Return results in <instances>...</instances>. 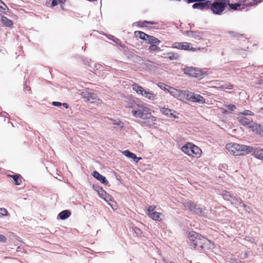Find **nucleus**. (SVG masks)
<instances>
[{
    "mask_svg": "<svg viewBox=\"0 0 263 263\" xmlns=\"http://www.w3.org/2000/svg\"><path fill=\"white\" fill-rule=\"evenodd\" d=\"M93 189L98 193L99 192V191L100 190V189H102V187L98 185H96V184H93Z\"/></svg>",
    "mask_w": 263,
    "mask_h": 263,
    "instance_id": "8fccbe9b",
    "label": "nucleus"
},
{
    "mask_svg": "<svg viewBox=\"0 0 263 263\" xmlns=\"http://www.w3.org/2000/svg\"><path fill=\"white\" fill-rule=\"evenodd\" d=\"M227 149L235 156L245 155L252 153L253 147L236 143H230L226 145Z\"/></svg>",
    "mask_w": 263,
    "mask_h": 263,
    "instance_id": "f03ea898",
    "label": "nucleus"
},
{
    "mask_svg": "<svg viewBox=\"0 0 263 263\" xmlns=\"http://www.w3.org/2000/svg\"><path fill=\"white\" fill-rule=\"evenodd\" d=\"M92 175L94 178L97 179L98 180L100 181L102 183L107 185L108 183V180L106 179V178L100 174L99 172L96 171H95L92 172Z\"/></svg>",
    "mask_w": 263,
    "mask_h": 263,
    "instance_id": "9b49d317",
    "label": "nucleus"
},
{
    "mask_svg": "<svg viewBox=\"0 0 263 263\" xmlns=\"http://www.w3.org/2000/svg\"><path fill=\"white\" fill-rule=\"evenodd\" d=\"M192 144V143H187L185 145H183L181 147L182 151L189 156H191L193 153L191 148Z\"/></svg>",
    "mask_w": 263,
    "mask_h": 263,
    "instance_id": "6ab92c4d",
    "label": "nucleus"
},
{
    "mask_svg": "<svg viewBox=\"0 0 263 263\" xmlns=\"http://www.w3.org/2000/svg\"><path fill=\"white\" fill-rule=\"evenodd\" d=\"M206 241H207V239L205 237L202 236L200 235V237H198V238H197V239H196V241H195L193 245L195 247H198L201 249H203V244L205 243Z\"/></svg>",
    "mask_w": 263,
    "mask_h": 263,
    "instance_id": "ddd939ff",
    "label": "nucleus"
},
{
    "mask_svg": "<svg viewBox=\"0 0 263 263\" xmlns=\"http://www.w3.org/2000/svg\"><path fill=\"white\" fill-rule=\"evenodd\" d=\"M236 263H245L244 261H240V260H237L236 261Z\"/></svg>",
    "mask_w": 263,
    "mask_h": 263,
    "instance_id": "bf43d9fd",
    "label": "nucleus"
},
{
    "mask_svg": "<svg viewBox=\"0 0 263 263\" xmlns=\"http://www.w3.org/2000/svg\"><path fill=\"white\" fill-rule=\"evenodd\" d=\"M157 45H151L148 47V50L153 51H155L158 50V49H159V48L158 47Z\"/></svg>",
    "mask_w": 263,
    "mask_h": 263,
    "instance_id": "37998d69",
    "label": "nucleus"
},
{
    "mask_svg": "<svg viewBox=\"0 0 263 263\" xmlns=\"http://www.w3.org/2000/svg\"><path fill=\"white\" fill-rule=\"evenodd\" d=\"M186 35L196 40H201L202 38L203 33L199 31H186Z\"/></svg>",
    "mask_w": 263,
    "mask_h": 263,
    "instance_id": "4468645a",
    "label": "nucleus"
},
{
    "mask_svg": "<svg viewBox=\"0 0 263 263\" xmlns=\"http://www.w3.org/2000/svg\"><path fill=\"white\" fill-rule=\"evenodd\" d=\"M228 33L232 36L233 37H239L240 36H242V34H241L239 33H237L236 32H235V31H229L228 32Z\"/></svg>",
    "mask_w": 263,
    "mask_h": 263,
    "instance_id": "4c0bfd02",
    "label": "nucleus"
},
{
    "mask_svg": "<svg viewBox=\"0 0 263 263\" xmlns=\"http://www.w3.org/2000/svg\"><path fill=\"white\" fill-rule=\"evenodd\" d=\"M8 9L7 6L2 1H0V11L4 12Z\"/></svg>",
    "mask_w": 263,
    "mask_h": 263,
    "instance_id": "58836bf2",
    "label": "nucleus"
},
{
    "mask_svg": "<svg viewBox=\"0 0 263 263\" xmlns=\"http://www.w3.org/2000/svg\"><path fill=\"white\" fill-rule=\"evenodd\" d=\"M81 96L83 99H85L86 101H89L91 103L98 99L97 95L91 89L84 90L81 93Z\"/></svg>",
    "mask_w": 263,
    "mask_h": 263,
    "instance_id": "423d86ee",
    "label": "nucleus"
},
{
    "mask_svg": "<svg viewBox=\"0 0 263 263\" xmlns=\"http://www.w3.org/2000/svg\"><path fill=\"white\" fill-rule=\"evenodd\" d=\"M123 154L128 158L133 159L136 163L141 159V158H138L136 156V154L129 151L128 150H125L123 152Z\"/></svg>",
    "mask_w": 263,
    "mask_h": 263,
    "instance_id": "f3484780",
    "label": "nucleus"
},
{
    "mask_svg": "<svg viewBox=\"0 0 263 263\" xmlns=\"http://www.w3.org/2000/svg\"><path fill=\"white\" fill-rule=\"evenodd\" d=\"M234 201V203L235 204L238 203L240 206H242L244 208H246L247 206L242 202V200L239 198H237L234 196L232 199Z\"/></svg>",
    "mask_w": 263,
    "mask_h": 263,
    "instance_id": "f704fd0d",
    "label": "nucleus"
},
{
    "mask_svg": "<svg viewBox=\"0 0 263 263\" xmlns=\"http://www.w3.org/2000/svg\"><path fill=\"white\" fill-rule=\"evenodd\" d=\"M197 2H210V1L209 0H197Z\"/></svg>",
    "mask_w": 263,
    "mask_h": 263,
    "instance_id": "4d7b16f0",
    "label": "nucleus"
},
{
    "mask_svg": "<svg viewBox=\"0 0 263 263\" xmlns=\"http://www.w3.org/2000/svg\"><path fill=\"white\" fill-rule=\"evenodd\" d=\"M168 92L174 97L180 99L182 98V90H178L174 88L169 87Z\"/></svg>",
    "mask_w": 263,
    "mask_h": 263,
    "instance_id": "f8f14e48",
    "label": "nucleus"
},
{
    "mask_svg": "<svg viewBox=\"0 0 263 263\" xmlns=\"http://www.w3.org/2000/svg\"><path fill=\"white\" fill-rule=\"evenodd\" d=\"M191 148L193 153L192 155H191L192 156H195L196 157H198L200 155L201 151L199 147L192 144Z\"/></svg>",
    "mask_w": 263,
    "mask_h": 263,
    "instance_id": "a878e982",
    "label": "nucleus"
},
{
    "mask_svg": "<svg viewBox=\"0 0 263 263\" xmlns=\"http://www.w3.org/2000/svg\"><path fill=\"white\" fill-rule=\"evenodd\" d=\"M148 216L154 220L159 221L161 220L160 218V213L156 211L151 213Z\"/></svg>",
    "mask_w": 263,
    "mask_h": 263,
    "instance_id": "2f4dec72",
    "label": "nucleus"
},
{
    "mask_svg": "<svg viewBox=\"0 0 263 263\" xmlns=\"http://www.w3.org/2000/svg\"><path fill=\"white\" fill-rule=\"evenodd\" d=\"M103 199L106 202H108L111 200V196L107 193L105 196L103 197Z\"/></svg>",
    "mask_w": 263,
    "mask_h": 263,
    "instance_id": "de8ad7c7",
    "label": "nucleus"
},
{
    "mask_svg": "<svg viewBox=\"0 0 263 263\" xmlns=\"http://www.w3.org/2000/svg\"><path fill=\"white\" fill-rule=\"evenodd\" d=\"M137 25L140 27H147L148 25H155L157 24V23L156 22H152V21H139L136 23Z\"/></svg>",
    "mask_w": 263,
    "mask_h": 263,
    "instance_id": "393cba45",
    "label": "nucleus"
},
{
    "mask_svg": "<svg viewBox=\"0 0 263 263\" xmlns=\"http://www.w3.org/2000/svg\"><path fill=\"white\" fill-rule=\"evenodd\" d=\"M243 256H244V257L245 258H247L248 257V253L247 252H245L243 253Z\"/></svg>",
    "mask_w": 263,
    "mask_h": 263,
    "instance_id": "13d9d810",
    "label": "nucleus"
},
{
    "mask_svg": "<svg viewBox=\"0 0 263 263\" xmlns=\"http://www.w3.org/2000/svg\"><path fill=\"white\" fill-rule=\"evenodd\" d=\"M227 108L231 111H233L236 109V106L233 104H230L227 106Z\"/></svg>",
    "mask_w": 263,
    "mask_h": 263,
    "instance_id": "09e8293b",
    "label": "nucleus"
},
{
    "mask_svg": "<svg viewBox=\"0 0 263 263\" xmlns=\"http://www.w3.org/2000/svg\"><path fill=\"white\" fill-rule=\"evenodd\" d=\"M193 102H197L199 104H203L205 103V99L202 96L194 93Z\"/></svg>",
    "mask_w": 263,
    "mask_h": 263,
    "instance_id": "b1692460",
    "label": "nucleus"
},
{
    "mask_svg": "<svg viewBox=\"0 0 263 263\" xmlns=\"http://www.w3.org/2000/svg\"><path fill=\"white\" fill-rule=\"evenodd\" d=\"M147 43L151 45H159L161 41L154 36L150 35L147 40Z\"/></svg>",
    "mask_w": 263,
    "mask_h": 263,
    "instance_id": "c85d7f7f",
    "label": "nucleus"
},
{
    "mask_svg": "<svg viewBox=\"0 0 263 263\" xmlns=\"http://www.w3.org/2000/svg\"><path fill=\"white\" fill-rule=\"evenodd\" d=\"M133 230L137 236L140 235L142 233L141 230L137 227L134 228Z\"/></svg>",
    "mask_w": 263,
    "mask_h": 263,
    "instance_id": "49530a36",
    "label": "nucleus"
},
{
    "mask_svg": "<svg viewBox=\"0 0 263 263\" xmlns=\"http://www.w3.org/2000/svg\"><path fill=\"white\" fill-rule=\"evenodd\" d=\"M158 86L159 88H160L161 89L164 90L165 91H168V89L166 88V87H169L170 86L165 85L164 83H159L158 84Z\"/></svg>",
    "mask_w": 263,
    "mask_h": 263,
    "instance_id": "ea45409f",
    "label": "nucleus"
},
{
    "mask_svg": "<svg viewBox=\"0 0 263 263\" xmlns=\"http://www.w3.org/2000/svg\"><path fill=\"white\" fill-rule=\"evenodd\" d=\"M98 194H99L100 197L103 198L104 196L107 194V193L103 189H100L99 192H98Z\"/></svg>",
    "mask_w": 263,
    "mask_h": 263,
    "instance_id": "a18cd8bd",
    "label": "nucleus"
},
{
    "mask_svg": "<svg viewBox=\"0 0 263 263\" xmlns=\"http://www.w3.org/2000/svg\"><path fill=\"white\" fill-rule=\"evenodd\" d=\"M228 5H229L230 8L231 9L234 10H237L239 9V8L240 7V5L238 3H235V4H230V2L229 3H228Z\"/></svg>",
    "mask_w": 263,
    "mask_h": 263,
    "instance_id": "72a5a7b5",
    "label": "nucleus"
},
{
    "mask_svg": "<svg viewBox=\"0 0 263 263\" xmlns=\"http://www.w3.org/2000/svg\"><path fill=\"white\" fill-rule=\"evenodd\" d=\"M184 205L190 211L194 212L196 214L202 216H206L204 213V211L203 210L202 206L200 205H197L192 201L185 202Z\"/></svg>",
    "mask_w": 263,
    "mask_h": 263,
    "instance_id": "39448f33",
    "label": "nucleus"
},
{
    "mask_svg": "<svg viewBox=\"0 0 263 263\" xmlns=\"http://www.w3.org/2000/svg\"><path fill=\"white\" fill-rule=\"evenodd\" d=\"M194 97V92L182 90V98H184L188 101L193 102Z\"/></svg>",
    "mask_w": 263,
    "mask_h": 263,
    "instance_id": "412c9836",
    "label": "nucleus"
},
{
    "mask_svg": "<svg viewBox=\"0 0 263 263\" xmlns=\"http://www.w3.org/2000/svg\"><path fill=\"white\" fill-rule=\"evenodd\" d=\"M222 195L223 198L227 200H229L230 198L233 199V197H234L233 195L231 194L229 192L226 191L222 192Z\"/></svg>",
    "mask_w": 263,
    "mask_h": 263,
    "instance_id": "473e14b6",
    "label": "nucleus"
},
{
    "mask_svg": "<svg viewBox=\"0 0 263 263\" xmlns=\"http://www.w3.org/2000/svg\"><path fill=\"white\" fill-rule=\"evenodd\" d=\"M252 153L255 158L263 160V149L253 147Z\"/></svg>",
    "mask_w": 263,
    "mask_h": 263,
    "instance_id": "a211bd4d",
    "label": "nucleus"
},
{
    "mask_svg": "<svg viewBox=\"0 0 263 263\" xmlns=\"http://www.w3.org/2000/svg\"><path fill=\"white\" fill-rule=\"evenodd\" d=\"M6 241V238L5 236L0 234V242H5Z\"/></svg>",
    "mask_w": 263,
    "mask_h": 263,
    "instance_id": "3c124183",
    "label": "nucleus"
},
{
    "mask_svg": "<svg viewBox=\"0 0 263 263\" xmlns=\"http://www.w3.org/2000/svg\"><path fill=\"white\" fill-rule=\"evenodd\" d=\"M238 115H242L243 117L249 116H253L254 113L249 110H246L243 111L242 112H240Z\"/></svg>",
    "mask_w": 263,
    "mask_h": 263,
    "instance_id": "c9c22d12",
    "label": "nucleus"
},
{
    "mask_svg": "<svg viewBox=\"0 0 263 263\" xmlns=\"http://www.w3.org/2000/svg\"><path fill=\"white\" fill-rule=\"evenodd\" d=\"M108 39L109 40L112 41L116 43L117 44H118L120 42V40L118 38L115 37L113 35H109L108 36Z\"/></svg>",
    "mask_w": 263,
    "mask_h": 263,
    "instance_id": "a19ab883",
    "label": "nucleus"
},
{
    "mask_svg": "<svg viewBox=\"0 0 263 263\" xmlns=\"http://www.w3.org/2000/svg\"><path fill=\"white\" fill-rule=\"evenodd\" d=\"M187 3L188 4L193 3H196L197 2V0H186Z\"/></svg>",
    "mask_w": 263,
    "mask_h": 263,
    "instance_id": "5fc2aeb1",
    "label": "nucleus"
},
{
    "mask_svg": "<svg viewBox=\"0 0 263 263\" xmlns=\"http://www.w3.org/2000/svg\"><path fill=\"white\" fill-rule=\"evenodd\" d=\"M250 128L251 129L252 132L254 133H255L256 134L260 135L263 127L261 126L260 124L253 122V123H252V125L250 126Z\"/></svg>",
    "mask_w": 263,
    "mask_h": 263,
    "instance_id": "dca6fc26",
    "label": "nucleus"
},
{
    "mask_svg": "<svg viewBox=\"0 0 263 263\" xmlns=\"http://www.w3.org/2000/svg\"><path fill=\"white\" fill-rule=\"evenodd\" d=\"M210 4V2H196V3H194L193 6L192 8L194 9H200L201 10H203L204 9H209V6Z\"/></svg>",
    "mask_w": 263,
    "mask_h": 263,
    "instance_id": "9d476101",
    "label": "nucleus"
},
{
    "mask_svg": "<svg viewBox=\"0 0 263 263\" xmlns=\"http://www.w3.org/2000/svg\"><path fill=\"white\" fill-rule=\"evenodd\" d=\"M52 104L54 106H60L62 105V103L59 102L53 101L52 102Z\"/></svg>",
    "mask_w": 263,
    "mask_h": 263,
    "instance_id": "603ef678",
    "label": "nucleus"
},
{
    "mask_svg": "<svg viewBox=\"0 0 263 263\" xmlns=\"http://www.w3.org/2000/svg\"><path fill=\"white\" fill-rule=\"evenodd\" d=\"M156 206L155 205H151L148 207L147 209V215H149V214H151V213H153L155 211V210L156 209Z\"/></svg>",
    "mask_w": 263,
    "mask_h": 263,
    "instance_id": "79ce46f5",
    "label": "nucleus"
},
{
    "mask_svg": "<svg viewBox=\"0 0 263 263\" xmlns=\"http://www.w3.org/2000/svg\"><path fill=\"white\" fill-rule=\"evenodd\" d=\"M160 110L162 114L168 117H173L175 119L177 118V117L173 114L172 109L165 107H160Z\"/></svg>",
    "mask_w": 263,
    "mask_h": 263,
    "instance_id": "2eb2a0df",
    "label": "nucleus"
},
{
    "mask_svg": "<svg viewBox=\"0 0 263 263\" xmlns=\"http://www.w3.org/2000/svg\"><path fill=\"white\" fill-rule=\"evenodd\" d=\"M1 21L2 23L7 27H10L13 25L12 22L6 16H2Z\"/></svg>",
    "mask_w": 263,
    "mask_h": 263,
    "instance_id": "7c9ffc66",
    "label": "nucleus"
},
{
    "mask_svg": "<svg viewBox=\"0 0 263 263\" xmlns=\"http://www.w3.org/2000/svg\"><path fill=\"white\" fill-rule=\"evenodd\" d=\"M184 73L190 77L199 78L203 76V73L198 69L192 67H186L183 69Z\"/></svg>",
    "mask_w": 263,
    "mask_h": 263,
    "instance_id": "0eeeda50",
    "label": "nucleus"
},
{
    "mask_svg": "<svg viewBox=\"0 0 263 263\" xmlns=\"http://www.w3.org/2000/svg\"><path fill=\"white\" fill-rule=\"evenodd\" d=\"M173 47L178 49L190 50L193 49L190 47V44L186 42H175L173 44Z\"/></svg>",
    "mask_w": 263,
    "mask_h": 263,
    "instance_id": "1a4fd4ad",
    "label": "nucleus"
},
{
    "mask_svg": "<svg viewBox=\"0 0 263 263\" xmlns=\"http://www.w3.org/2000/svg\"><path fill=\"white\" fill-rule=\"evenodd\" d=\"M134 33L136 37L145 41H147L148 37L150 36L149 35L141 31H136Z\"/></svg>",
    "mask_w": 263,
    "mask_h": 263,
    "instance_id": "aec40b11",
    "label": "nucleus"
},
{
    "mask_svg": "<svg viewBox=\"0 0 263 263\" xmlns=\"http://www.w3.org/2000/svg\"><path fill=\"white\" fill-rule=\"evenodd\" d=\"M132 114L135 118L146 120L148 125L155 124V117L149 112V108L142 102H140L134 110H132Z\"/></svg>",
    "mask_w": 263,
    "mask_h": 263,
    "instance_id": "f257e3e1",
    "label": "nucleus"
},
{
    "mask_svg": "<svg viewBox=\"0 0 263 263\" xmlns=\"http://www.w3.org/2000/svg\"><path fill=\"white\" fill-rule=\"evenodd\" d=\"M237 120L239 123L243 126H247L250 128V126L253 123V120L251 118L243 117L242 115H238Z\"/></svg>",
    "mask_w": 263,
    "mask_h": 263,
    "instance_id": "6e6552de",
    "label": "nucleus"
},
{
    "mask_svg": "<svg viewBox=\"0 0 263 263\" xmlns=\"http://www.w3.org/2000/svg\"><path fill=\"white\" fill-rule=\"evenodd\" d=\"M8 212L7 210L3 208H0V218L3 217L4 216L7 215Z\"/></svg>",
    "mask_w": 263,
    "mask_h": 263,
    "instance_id": "e433bc0d",
    "label": "nucleus"
},
{
    "mask_svg": "<svg viewBox=\"0 0 263 263\" xmlns=\"http://www.w3.org/2000/svg\"><path fill=\"white\" fill-rule=\"evenodd\" d=\"M0 116L7 117L8 116H9V115L6 112H0Z\"/></svg>",
    "mask_w": 263,
    "mask_h": 263,
    "instance_id": "864d4df0",
    "label": "nucleus"
},
{
    "mask_svg": "<svg viewBox=\"0 0 263 263\" xmlns=\"http://www.w3.org/2000/svg\"><path fill=\"white\" fill-rule=\"evenodd\" d=\"M229 2V0H215L213 3L210 2L209 9L213 14L220 15L222 14Z\"/></svg>",
    "mask_w": 263,
    "mask_h": 263,
    "instance_id": "7ed1b4c3",
    "label": "nucleus"
},
{
    "mask_svg": "<svg viewBox=\"0 0 263 263\" xmlns=\"http://www.w3.org/2000/svg\"><path fill=\"white\" fill-rule=\"evenodd\" d=\"M163 58L168 59L170 60H177L179 58V54L177 53H174L173 52H168L163 54Z\"/></svg>",
    "mask_w": 263,
    "mask_h": 263,
    "instance_id": "4be33fe9",
    "label": "nucleus"
},
{
    "mask_svg": "<svg viewBox=\"0 0 263 263\" xmlns=\"http://www.w3.org/2000/svg\"><path fill=\"white\" fill-rule=\"evenodd\" d=\"M133 89L134 91H136L137 93L144 96L150 100L155 101L158 99L156 94L154 93L152 91L144 89L142 87L137 84H135L133 85Z\"/></svg>",
    "mask_w": 263,
    "mask_h": 263,
    "instance_id": "20e7f679",
    "label": "nucleus"
},
{
    "mask_svg": "<svg viewBox=\"0 0 263 263\" xmlns=\"http://www.w3.org/2000/svg\"><path fill=\"white\" fill-rule=\"evenodd\" d=\"M188 237L190 242L193 244L200 235L195 232H191L189 233Z\"/></svg>",
    "mask_w": 263,
    "mask_h": 263,
    "instance_id": "5701e85b",
    "label": "nucleus"
},
{
    "mask_svg": "<svg viewBox=\"0 0 263 263\" xmlns=\"http://www.w3.org/2000/svg\"><path fill=\"white\" fill-rule=\"evenodd\" d=\"M140 103V101L136 102L135 100H129L126 107L131 108L132 110H134Z\"/></svg>",
    "mask_w": 263,
    "mask_h": 263,
    "instance_id": "cd10ccee",
    "label": "nucleus"
},
{
    "mask_svg": "<svg viewBox=\"0 0 263 263\" xmlns=\"http://www.w3.org/2000/svg\"><path fill=\"white\" fill-rule=\"evenodd\" d=\"M62 105H63L65 108H68V105L66 103H62Z\"/></svg>",
    "mask_w": 263,
    "mask_h": 263,
    "instance_id": "6e6d98bb",
    "label": "nucleus"
},
{
    "mask_svg": "<svg viewBox=\"0 0 263 263\" xmlns=\"http://www.w3.org/2000/svg\"><path fill=\"white\" fill-rule=\"evenodd\" d=\"M64 2V0H52L51 5L52 6H57L59 3H63Z\"/></svg>",
    "mask_w": 263,
    "mask_h": 263,
    "instance_id": "c03bdc74",
    "label": "nucleus"
},
{
    "mask_svg": "<svg viewBox=\"0 0 263 263\" xmlns=\"http://www.w3.org/2000/svg\"><path fill=\"white\" fill-rule=\"evenodd\" d=\"M9 177L13 178L14 183L16 185H20L22 183V179L21 178V175L19 174L16 175H9Z\"/></svg>",
    "mask_w": 263,
    "mask_h": 263,
    "instance_id": "c756f323",
    "label": "nucleus"
},
{
    "mask_svg": "<svg viewBox=\"0 0 263 263\" xmlns=\"http://www.w3.org/2000/svg\"><path fill=\"white\" fill-rule=\"evenodd\" d=\"M71 215V213L68 210H64L59 214V217L61 220H65L68 218Z\"/></svg>",
    "mask_w": 263,
    "mask_h": 263,
    "instance_id": "bb28decb",
    "label": "nucleus"
}]
</instances>
